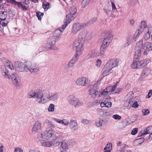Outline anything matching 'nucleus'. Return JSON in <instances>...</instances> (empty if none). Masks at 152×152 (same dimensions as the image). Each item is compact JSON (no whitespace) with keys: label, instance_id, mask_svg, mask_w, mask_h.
<instances>
[{"label":"nucleus","instance_id":"f257e3e1","mask_svg":"<svg viewBox=\"0 0 152 152\" xmlns=\"http://www.w3.org/2000/svg\"><path fill=\"white\" fill-rule=\"evenodd\" d=\"M91 37L86 33H80L77 38L75 41L73 47L76 51V53H81L83 50V45L84 42L88 41Z\"/></svg>","mask_w":152,"mask_h":152},{"label":"nucleus","instance_id":"f03ea898","mask_svg":"<svg viewBox=\"0 0 152 152\" xmlns=\"http://www.w3.org/2000/svg\"><path fill=\"white\" fill-rule=\"evenodd\" d=\"M29 95V98H34L36 101L39 104H44L47 102L46 94H43L40 89L32 90Z\"/></svg>","mask_w":152,"mask_h":152},{"label":"nucleus","instance_id":"7ed1b4c3","mask_svg":"<svg viewBox=\"0 0 152 152\" xmlns=\"http://www.w3.org/2000/svg\"><path fill=\"white\" fill-rule=\"evenodd\" d=\"M120 62V60L118 59H112L108 61L102 69L103 75L105 76L112 73L113 72L112 69L118 66Z\"/></svg>","mask_w":152,"mask_h":152},{"label":"nucleus","instance_id":"20e7f679","mask_svg":"<svg viewBox=\"0 0 152 152\" xmlns=\"http://www.w3.org/2000/svg\"><path fill=\"white\" fill-rule=\"evenodd\" d=\"M113 35L111 34H106V37L104 38L102 44L101 46L100 51L99 52V55L101 57L104 56L106 48L109 45L113 39Z\"/></svg>","mask_w":152,"mask_h":152},{"label":"nucleus","instance_id":"39448f33","mask_svg":"<svg viewBox=\"0 0 152 152\" xmlns=\"http://www.w3.org/2000/svg\"><path fill=\"white\" fill-rule=\"evenodd\" d=\"M77 9L75 6H73L69 8L68 14L66 16L65 21L69 23L70 21L76 17L77 16Z\"/></svg>","mask_w":152,"mask_h":152},{"label":"nucleus","instance_id":"423d86ee","mask_svg":"<svg viewBox=\"0 0 152 152\" xmlns=\"http://www.w3.org/2000/svg\"><path fill=\"white\" fill-rule=\"evenodd\" d=\"M59 40V37L58 36L54 35V36L49 38L47 42L45 44L44 47L46 49H54V46L56 44V41Z\"/></svg>","mask_w":152,"mask_h":152},{"label":"nucleus","instance_id":"0eeeda50","mask_svg":"<svg viewBox=\"0 0 152 152\" xmlns=\"http://www.w3.org/2000/svg\"><path fill=\"white\" fill-rule=\"evenodd\" d=\"M67 100L69 103L75 107H78L83 105V103L73 95H70L67 97Z\"/></svg>","mask_w":152,"mask_h":152},{"label":"nucleus","instance_id":"6e6552de","mask_svg":"<svg viewBox=\"0 0 152 152\" xmlns=\"http://www.w3.org/2000/svg\"><path fill=\"white\" fill-rule=\"evenodd\" d=\"M88 26V23H76L73 24L71 29L72 32L76 34L81 29Z\"/></svg>","mask_w":152,"mask_h":152},{"label":"nucleus","instance_id":"1a4fd4ad","mask_svg":"<svg viewBox=\"0 0 152 152\" xmlns=\"http://www.w3.org/2000/svg\"><path fill=\"white\" fill-rule=\"evenodd\" d=\"M143 46L142 41L140 40L137 42L135 48L134 56L136 58H138L140 56L144 49L142 48Z\"/></svg>","mask_w":152,"mask_h":152},{"label":"nucleus","instance_id":"9d476101","mask_svg":"<svg viewBox=\"0 0 152 152\" xmlns=\"http://www.w3.org/2000/svg\"><path fill=\"white\" fill-rule=\"evenodd\" d=\"M89 82L88 78L85 77H81L77 79L75 81L76 84L78 86H86Z\"/></svg>","mask_w":152,"mask_h":152},{"label":"nucleus","instance_id":"9b49d317","mask_svg":"<svg viewBox=\"0 0 152 152\" xmlns=\"http://www.w3.org/2000/svg\"><path fill=\"white\" fill-rule=\"evenodd\" d=\"M10 77L12 82L16 88H20V87L21 85L20 83L19 77L18 75L16 73L12 74Z\"/></svg>","mask_w":152,"mask_h":152},{"label":"nucleus","instance_id":"f8f14e48","mask_svg":"<svg viewBox=\"0 0 152 152\" xmlns=\"http://www.w3.org/2000/svg\"><path fill=\"white\" fill-rule=\"evenodd\" d=\"M90 97L92 99L99 97L100 91H98L92 88V86H90L88 91Z\"/></svg>","mask_w":152,"mask_h":152},{"label":"nucleus","instance_id":"ddd939ff","mask_svg":"<svg viewBox=\"0 0 152 152\" xmlns=\"http://www.w3.org/2000/svg\"><path fill=\"white\" fill-rule=\"evenodd\" d=\"M26 66L22 63L18 61L15 62V68L16 71L19 72H23L26 70Z\"/></svg>","mask_w":152,"mask_h":152},{"label":"nucleus","instance_id":"4468645a","mask_svg":"<svg viewBox=\"0 0 152 152\" xmlns=\"http://www.w3.org/2000/svg\"><path fill=\"white\" fill-rule=\"evenodd\" d=\"M26 68L31 73L37 72L39 71V68L37 67L34 64H32L31 63H28L26 66Z\"/></svg>","mask_w":152,"mask_h":152},{"label":"nucleus","instance_id":"2eb2a0df","mask_svg":"<svg viewBox=\"0 0 152 152\" xmlns=\"http://www.w3.org/2000/svg\"><path fill=\"white\" fill-rule=\"evenodd\" d=\"M41 128V123L40 121H36L33 125L32 129V132L35 134L39 131Z\"/></svg>","mask_w":152,"mask_h":152},{"label":"nucleus","instance_id":"dca6fc26","mask_svg":"<svg viewBox=\"0 0 152 152\" xmlns=\"http://www.w3.org/2000/svg\"><path fill=\"white\" fill-rule=\"evenodd\" d=\"M108 123L107 120L105 118H101L97 119L95 122V125L97 127L104 126Z\"/></svg>","mask_w":152,"mask_h":152},{"label":"nucleus","instance_id":"f3484780","mask_svg":"<svg viewBox=\"0 0 152 152\" xmlns=\"http://www.w3.org/2000/svg\"><path fill=\"white\" fill-rule=\"evenodd\" d=\"M47 102L48 100L56 101L58 97V94L56 92H52L49 94H46Z\"/></svg>","mask_w":152,"mask_h":152},{"label":"nucleus","instance_id":"a211bd4d","mask_svg":"<svg viewBox=\"0 0 152 152\" xmlns=\"http://www.w3.org/2000/svg\"><path fill=\"white\" fill-rule=\"evenodd\" d=\"M46 140H49L53 138H54L56 137L55 132L51 129H49L47 128L46 131V133H45Z\"/></svg>","mask_w":152,"mask_h":152},{"label":"nucleus","instance_id":"6ab92c4d","mask_svg":"<svg viewBox=\"0 0 152 152\" xmlns=\"http://www.w3.org/2000/svg\"><path fill=\"white\" fill-rule=\"evenodd\" d=\"M61 143V148L64 151H66L71 146L70 142L67 140H64Z\"/></svg>","mask_w":152,"mask_h":152},{"label":"nucleus","instance_id":"aec40b11","mask_svg":"<svg viewBox=\"0 0 152 152\" xmlns=\"http://www.w3.org/2000/svg\"><path fill=\"white\" fill-rule=\"evenodd\" d=\"M64 23H65V25L63 26L62 27L59 28L55 30L53 33V36L54 35H56L60 37V36L62 35V32L69 24L67 22H65V21L64 22Z\"/></svg>","mask_w":152,"mask_h":152},{"label":"nucleus","instance_id":"412c9836","mask_svg":"<svg viewBox=\"0 0 152 152\" xmlns=\"http://www.w3.org/2000/svg\"><path fill=\"white\" fill-rule=\"evenodd\" d=\"M110 97H108L107 98H105L103 100H102L100 103L101 106L102 107H106L110 108L111 107L112 105V102L106 100V99H110Z\"/></svg>","mask_w":152,"mask_h":152},{"label":"nucleus","instance_id":"4be33fe9","mask_svg":"<svg viewBox=\"0 0 152 152\" xmlns=\"http://www.w3.org/2000/svg\"><path fill=\"white\" fill-rule=\"evenodd\" d=\"M55 138L51 141V143L52 146L56 145L57 144L59 145L63 139L62 136L61 135L56 136Z\"/></svg>","mask_w":152,"mask_h":152},{"label":"nucleus","instance_id":"5701e85b","mask_svg":"<svg viewBox=\"0 0 152 152\" xmlns=\"http://www.w3.org/2000/svg\"><path fill=\"white\" fill-rule=\"evenodd\" d=\"M143 66L142 61H134L132 65V67L133 69H138Z\"/></svg>","mask_w":152,"mask_h":152},{"label":"nucleus","instance_id":"b1692460","mask_svg":"<svg viewBox=\"0 0 152 152\" xmlns=\"http://www.w3.org/2000/svg\"><path fill=\"white\" fill-rule=\"evenodd\" d=\"M127 101H128V102L130 104H132V103L134 102L132 104V107L135 109L137 108L139 106V104L138 102L137 101H134L133 96L132 95L130 96V97L128 99Z\"/></svg>","mask_w":152,"mask_h":152},{"label":"nucleus","instance_id":"393cba45","mask_svg":"<svg viewBox=\"0 0 152 152\" xmlns=\"http://www.w3.org/2000/svg\"><path fill=\"white\" fill-rule=\"evenodd\" d=\"M99 55V51L96 50H93L91 51L90 53L87 55L86 58L87 59L93 57H96Z\"/></svg>","mask_w":152,"mask_h":152},{"label":"nucleus","instance_id":"a878e982","mask_svg":"<svg viewBox=\"0 0 152 152\" xmlns=\"http://www.w3.org/2000/svg\"><path fill=\"white\" fill-rule=\"evenodd\" d=\"M151 72V69L149 67H145L143 69L141 74V76L143 78L145 77Z\"/></svg>","mask_w":152,"mask_h":152},{"label":"nucleus","instance_id":"bb28decb","mask_svg":"<svg viewBox=\"0 0 152 152\" xmlns=\"http://www.w3.org/2000/svg\"><path fill=\"white\" fill-rule=\"evenodd\" d=\"M143 30L142 28L137 30L135 33L133 37V40L136 41L140 36Z\"/></svg>","mask_w":152,"mask_h":152},{"label":"nucleus","instance_id":"cd10ccee","mask_svg":"<svg viewBox=\"0 0 152 152\" xmlns=\"http://www.w3.org/2000/svg\"><path fill=\"white\" fill-rule=\"evenodd\" d=\"M69 125L70 128L73 129V131H75L77 129V124L76 121L71 120L69 122Z\"/></svg>","mask_w":152,"mask_h":152},{"label":"nucleus","instance_id":"c85d7f7f","mask_svg":"<svg viewBox=\"0 0 152 152\" xmlns=\"http://www.w3.org/2000/svg\"><path fill=\"white\" fill-rule=\"evenodd\" d=\"M53 119L54 121H56L58 123L64 125L65 126L67 125L69 123V121L66 119L60 120L59 119H57L55 118H53Z\"/></svg>","mask_w":152,"mask_h":152},{"label":"nucleus","instance_id":"c756f323","mask_svg":"<svg viewBox=\"0 0 152 152\" xmlns=\"http://www.w3.org/2000/svg\"><path fill=\"white\" fill-rule=\"evenodd\" d=\"M151 126H148L143 133H140L138 134V137H142L143 136V137H144L145 136L146 134L150 133L151 132Z\"/></svg>","mask_w":152,"mask_h":152},{"label":"nucleus","instance_id":"7c9ffc66","mask_svg":"<svg viewBox=\"0 0 152 152\" xmlns=\"http://www.w3.org/2000/svg\"><path fill=\"white\" fill-rule=\"evenodd\" d=\"M38 139L39 140L45 141L46 140V137L45 133L41 132L38 135Z\"/></svg>","mask_w":152,"mask_h":152},{"label":"nucleus","instance_id":"2f4dec72","mask_svg":"<svg viewBox=\"0 0 152 152\" xmlns=\"http://www.w3.org/2000/svg\"><path fill=\"white\" fill-rule=\"evenodd\" d=\"M101 78H99L97 82L95 83L93 85H91L90 86H92V88L95 89H98L101 82Z\"/></svg>","mask_w":152,"mask_h":152},{"label":"nucleus","instance_id":"473e14b6","mask_svg":"<svg viewBox=\"0 0 152 152\" xmlns=\"http://www.w3.org/2000/svg\"><path fill=\"white\" fill-rule=\"evenodd\" d=\"M144 47L146 48V50L147 51L152 50V43L146 42L144 44Z\"/></svg>","mask_w":152,"mask_h":152},{"label":"nucleus","instance_id":"72a5a7b5","mask_svg":"<svg viewBox=\"0 0 152 152\" xmlns=\"http://www.w3.org/2000/svg\"><path fill=\"white\" fill-rule=\"evenodd\" d=\"M117 86V85L116 84H115L113 86H110L106 88L105 89L108 93L113 92L115 90Z\"/></svg>","mask_w":152,"mask_h":152},{"label":"nucleus","instance_id":"f704fd0d","mask_svg":"<svg viewBox=\"0 0 152 152\" xmlns=\"http://www.w3.org/2000/svg\"><path fill=\"white\" fill-rule=\"evenodd\" d=\"M2 74L3 76H5L7 78L10 79V75L6 67H5L2 71Z\"/></svg>","mask_w":152,"mask_h":152},{"label":"nucleus","instance_id":"c9c22d12","mask_svg":"<svg viewBox=\"0 0 152 152\" xmlns=\"http://www.w3.org/2000/svg\"><path fill=\"white\" fill-rule=\"evenodd\" d=\"M45 122L47 124L48 126L50 128V129H52L55 128V125L50 120L46 119L45 120Z\"/></svg>","mask_w":152,"mask_h":152},{"label":"nucleus","instance_id":"e433bc0d","mask_svg":"<svg viewBox=\"0 0 152 152\" xmlns=\"http://www.w3.org/2000/svg\"><path fill=\"white\" fill-rule=\"evenodd\" d=\"M7 16V13L6 12L2 11L0 13V19L1 20H5Z\"/></svg>","mask_w":152,"mask_h":152},{"label":"nucleus","instance_id":"4c0bfd02","mask_svg":"<svg viewBox=\"0 0 152 152\" xmlns=\"http://www.w3.org/2000/svg\"><path fill=\"white\" fill-rule=\"evenodd\" d=\"M99 97L105 96L108 94V92L105 89H102L101 91H100Z\"/></svg>","mask_w":152,"mask_h":152},{"label":"nucleus","instance_id":"58836bf2","mask_svg":"<svg viewBox=\"0 0 152 152\" xmlns=\"http://www.w3.org/2000/svg\"><path fill=\"white\" fill-rule=\"evenodd\" d=\"M89 1V0H83L81 4L82 7L83 8H85L88 4Z\"/></svg>","mask_w":152,"mask_h":152},{"label":"nucleus","instance_id":"ea45409f","mask_svg":"<svg viewBox=\"0 0 152 152\" xmlns=\"http://www.w3.org/2000/svg\"><path fill=\"white\" fill-rule=\"evenodd\" d=\"M49 3L46 2L43 3L42 6L45 11H47L49 8Z\"/></svg>","mask_w":152,"mask_h":152},{"label":"nucleus","instance_id":"a19ab883","mask_svg":"<svg viewBox=\"0 0 152 152\" xmlns=\"http://www.w3.org/2000/svg\"><path fill=\"white\" fill-rule=\"evenodd\" d=\"M41 144L42 145L44 146L50 147L51 146H52V143H51V141L43 142H42Z\"/></svg>","mask_w":152,"mask_h":152},{"label":"nucleus","instance_id":"79ce46f5","mask_svg":"<svg viewBox=\"0 0 152 152\" xmlns=\"http://www.w3.org/2000/svg\"><path fill=\"white\" fill-rule=\"evenodd\" d=\"M55 109V105L53 104H50L48 108V111L49 112H53Z\"/></svg>","mask_w":152,"mask_h":152},{"label":"nucleus","instance_id":"37998d69","mask_svg":"<svg viewBox=\"0 0 152 152\" xmlns=\"http://www.w3.org/2000/svg\"><path fill=\"white\" fill-rule=\"evenodd\" d=\"M97 20V18L94 17L91 18L89 21L86 23H88V26L89 24H92L94 23Z\"/></svg>","mask_w":152,"mask_h":152},{"label":"nucleus","instance_id":"c03bdc74","mask_svg":"<svg viewBox=\"0 0 152 152\" xmlns=\"http://www.w3.org/2000/svg\"><path fill=\"white\" fill-rule=\"evenodd\" d=\"M43 13L40 12H36V15L38 19L39 20H41L42 18L43 17Z\"/></svg>","mask_w":152,"mask_h":152},{"label":"nucleus","instance_id":"a18cd8bd","mask_svg":"<svg viewBox=\"0 0 152 152\" xmlns=\"http://www.w3.org/2000/svg\"><path fill=\"white\" fill-rule=\"evenodd\" d=\"M8 21L7 20H1L0 21V24L2 26H6L7 24Z\"/></svg>","mask_w":152,"mask_h":152},{"label":"nucleus","instance_id":"49530a36","mask_svg":"<svg viewBox=\"0 0 152 152\" xmlns=\"http://www.w3.org/2000/svg\"><path fill=\"white\" fill-rule=\"evenodd\" d=\"M112 144L110 143L107 144L104 148L105 150L107 149V148L109 149V150L107 151V152H110L112 149Z\"/></svg>","mask_w":152,"mask_h":152},{"label":"nucleus","instance_id":"de8ad7c7","mask_svg":"<svg viewBox=\"0 0 152 152\" xmlns=\"http://www.w3.org/2000/svg\"><path fill=\"white\" fill-rule=\"evenodd\" d=\"M141 61L143 66L147 64L150 61V60L148 58L143 60Z\"/></svg>","mask_w":152,"mask_h":152},{"label":"nucleus","instance_id":"09e8293b","mask_svg":"<svg viewBox=\"0 0 152 152\" xmlns=\"http://www.w3.org/2000/svg\"><path fill=\"white\" fill-rule=\"evenodd\" d=\"M80 54V53H76V54L73 57V58L72 59L73 61H75V62H76L78 59V58H79V56Z\"/></svg>","mask_w":152,"mask_h":152},{"label":"nucleus","instance_id":"8fccbe9b","mask_svg":"<svg viewBox=\"0 0 152 152\" xmlns=\"http://www.w3.org/2000/svg\"><path fill=\"white\" fill-rule=\"evenodd\" d=\"M132 41V38L131 36L128 35L126 38V41L131 44Z\"/></svg>","mask_w":152,"mask_h":152},{"label":"nucleus","instance_id":"3c124183","mask_svg":"<svg viewBox=\"0 0 152 152\" xmlns=\"http://www.w3.org/2000/svg\"><path fill=\"white\" fill-rule=\"evenodd\" d=\"M97 113L101 115H102L104 114L103 110L102 109L98 108L96 110Z\"/></svg>","mask_w":152,"mask_h":152},{"label":"nucleus","instance_id":"603ef678","mask_svg":"<svg viewBox=\"0 0 152 152\" xmlns=\"http://www.w3.org/2000/svg\"><path fill=\"white\" fill-rule=\"evenodd\" d=\"M7 66H8L11 69L13 70L14 69V67L13 66V64L10 62H7L6 64Z\"/></svg>","mask_w":152,"mask_h":152},{"label":"nucleus","instance_id":"864d4df0","mask_svg":"<svg viewBox=\"0 0 152 152\" xmlns=\"http://www.w3.org/2000/svg\"><path fill=\"white\" fill-rule=\"evenodd\" d=\"M142 114L144 115H148L149 113V111L147 109H143L142 111Z\"/></svg>","mask_w":152,"mask_h":152},{"label":"nucleus","instance_id":"5fc2aeb1","mask_svg":"<svg viewBox=\"0 0 152 152\" xmlns=\"http://www.w3.org/2000/svg\"><path fill=\"white\" fill-rule=\"evenodd\" d=\"M151 33V31H150L149 30H148L146 34L145 37V38L146 40L150 38Z\"/></svg>","mask_w":152,"mask_h":152},{"label":"nucleus","instance_id":"6e6d98bb","mask_svg":"<svg viewBox=\"0 0 152 152\" xmlns=\"http://www.w3.org/2000/svg\"><path fill=\"white\" fill-rule=\"evenodd\" d=\"M82 123L85 124H87L91 123V120H88L86 119H83L82 120Z\"/></svg>","mask_w":152,"mask_h":152},{"label":"nucleus","instance_id":"4d7b16f0","mask_svg":"<svg viewBox=\"0 0 152 152\" xmlns=\"http://www.w3.org/2000/svg\"><path fill=\"white\" fill-rule=\"evenodd\" d=\"M113 118L115 120H119L121 119V116L118 114H115L113 115Z\"/></svg>","mask_w":152,"mask_h":152},{"label":"nucleus","instance_id":"13d9d810","mask_svg":"<svg viewBox=\"0 0 152 152\" xmlns=\"http://www.w3.org/2000/svg\"><path fill=\"white\" fill-rule=\"evenodd\" d=\"M141 24L142 27H143L144 28H145L147 27L146 22L145 21H142L141 22Z\"/></svg>","mask_w":152,"mask_h":152},{"label":"nucleus","instance_id":"bf43d9fd","mask_svg":"<svg viewBox=\"0 0 152 152\" xmlns=\"http://www.w3.org/2000/svg\"><path fill=\"white\" fill-rule=\"evenodd\" d=\"M102 63L100 59H98L96 60V65L98 67H99L100 66V65Z\"/></svg>","mask_w":152,"mask_h":152},{"label":"nucleus","instance_id":"052dcab7","mask_svg":"<svg viewBox=\"0 0 152 152\" xmlns=\"http://www.w3.org/2000/svg\"><path fill=\"white\" fill-rule=\"evenodd\" d=\"M137 128H135L131 132V134L132 135L135 134L137 132Z\"/></svg>","mask_w":152,"mask_h":152},{"label":"nucleus","instance_id":"680f3d73","mask_svg":"<svg viewBox=\"0 0 152 152\" xmlns=\"http://www.w3.org/2000/svg\"><path fill=\"white\" fill-rule=\"evenodd\" d=\"M13 1V2H15L17 3V5L19 7H23V4H22L21 2H17L15 0H12Z\"/></svg>","mask_w":152,"mask_h":152},{"label":"nucleus","instance_id":"e2e57ef3","mask_svg":"<svg viewBox=\"0 0 152 152\" xmlns=\"http://www.w3.org/2000/svg\"><path fill=\"white\" fill-rule=\"evenodd\" d=\"M15 152H23V150L19 148H16L15 149Z\"/></svg>","mask_w":152,"mask_h":152},{"label":"nucleus","instance_id":"0e129e2a","mask_svg":"<svg viewBox=\"0 0 152 152\" xmlns=\"http://www.w3.org/2000/svg\"><path fill=\"white\" fill-rule=\"evenodd\" d=\"M73 65L74 64L70 61L67 64L68 66L70 68L72 67L73 66Z\"/></svg>","mask_w":152,"mask_h":152},{"label":"nucleus","instance_id":"69168bd1","mask_svg":"<svg viewBox=\"0 0 152 152\" xmlns=\"http://www.w3.org/2000/svg\"><path fill=\"white\" fill-rule=\"evenodd\" d=\"M151 132L150 135H149L148 137H147V138H146V139L147 140H149L150 138H151V139H152V131L151 130Z\"/></svg>","mask_w":152,"mask_h":152},{"label":"nucleus","instance_id":"338daca9","mask_svg":"<svg viewBox=\"0 0 152 152\" xmlns=\"http://www.w3.org/2000/svg\"><path fill=\"white\" fill-rule=\"evenodd\" d=\"M113 10H115L116 9L115 5L114 2H111Z\"/></svg>","mask_w":152,"mask_h":152},{"label":"nucleus","instance_id":"774afa93","mask_svg":"<svg viewBox=\"0 0 152 152\" xmlns=\"http://www.w3.org/2000/svg\"><path fill=\"white\" fill-rule=\"evenodd\" d=\"M128 147L127 146L126 147H124V148L123 149L124 150V152H132L131 150L129 149L126 150L125 149L126 148Z\"/></svg>","mask_w":152,"mask_h":152}]
</instances>
